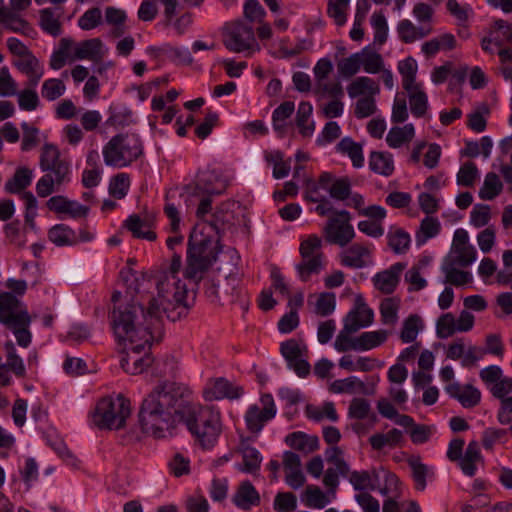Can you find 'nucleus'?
<instances>
[{"label": "nucleus", "mask_w": 512, "mask_h": 512, "mask_svg": "<svg viewBox=\"0 0 512 512\" xmlns=\"http://www.w3.org/2000/svg\"><path fill=\"white\" fill-rule=\"evenodd\" d=\"M123 298L121 292L115 291L111 300V327L119 343H123L125 355L121 358L122 369L131 375L143 373L153 363L149 354L151 343L161 337L162 331H156L148 323L139 319L137 307L116 306Z\"/></svg>", "instance_id": "obj_1"}, {"label": "nucleus", "mask_w": 512, "mask_h": 512, "mask_svg": "<svg viewBox=\"0 0 512 512\" xmlns=\"http://www.w3.org/2000/svg\"><path fill=\"white\" fill-rule=\"evenodd\" d=\"M192 391L182 383L164 381L143 399L139 421L145 433L165 438L182 421L191 401Z\"/></svg>", "instance_id": "obj_2"}, {"label": "nucleus", "mask_w": 512, "mask_h": 512, "mask_svg": "<svg viewBox=\"0 0 512 512\" xmlns=\"http://www.w3.org/2000/svg\"><path fill=\"white\" fill-rule=\"evenodd\" d=\"M157 296L137 294L125 301L122 298L116 306L137 307L139 319L152 325L156 331H162V317L165 315L172 322L185 318L190 305L187 302L186 283L177 275H158L156 278Z\"/></svg>", "instance_id": "obj_3"}, {"label": "nucleus", "mask_w": 512, "mask_h": 512, "mask_svg": "<svg viewBox=\"0 0 512 512\" xmlns=\"http://www.w3.org/2000/svg\"><path fill=\"white\" fill-rule=\"evenodd\" d=\"M183 419L190 433L203 449L212 448L222 431L220 413L211 406L190 401Z\"/></svg>", "instance_id": "obj_4"}, {"label": "nucleus", "mask_w": 512, "mask_h": 512, "mask_svg": "<svg viewBox=\"0 0 512 512\" xmlns=\"http://www.w3.org/2000/svg\"><path fill=\"white\" fill-rule=\"evenodd\" d=\"M40 168L46 172L36 184L39 197L45 198L70 181V164L61 158L59 149L53 144H45L40 156Z\"/></svg>", "instance_id": "obj_5"}, {"label": "nucleus", "mask_w": 512, "mask_h": 512, "mask_svg": "<svg viewBox=\"0 0 512 512\" xmlns=\"http://www.w3.org/2000/svg\"><path fill=\"white\" fill-rule=\"evenodd\" d=\"M102 154L107 166L124 168L142 156L143 144L136 134L120 133L104 145Z\"/></svg>", "instance_id": "obj_6"}, {"label": "nucleus", "mask_w": 512, "mask_h": 512, "mask_svg": "<svg viewBox=\"0 0 512 512\" xmlns=\"http://www.w3.org/2000/svg\"><path fill=\"white\" fill-rule=\"evenodd\" d=\"M214 242L206 236L191 235L188 241L185 277L199 281L216 260Z\"/></svg>", "instance_id": "obj_7"}, {"label": "nucleus", "mask_w": 512, "mask_h": 512, "mask_svg": "<svg viewBox=\"0 0 512 512\" xmlns=\"http://www.w3.org/2000/svg\"><path fill=\"white\" fill-rule=\"evenodd\" d=\"M131 414L130 401L123 395L104 397L98 401L92 421L99 429L119 430Z\"/></svg>", "instance_id": "obj_8"}, {"label": "nucleus", "mask_w": 512, "mask_h": 512, "mask_svg": "<svg viewBox=\"0 0 512 512\" xmlns=\"http://www.w3.org/2000/svg\"><path fill=\"white\" fill-rule=\"evenodd\" d=\"M301 260L295 269L302 282H308L312 276L319 275L325 267V256L322 252V240L317 235H310L300 243Z\"/></svg>", "instance_id": "obj_9"}, {"label": "nucleus", "mask_w": 512, "mask_h": 512, "mask_svg": "<svg viewBox=\"0 0 512 512\" xmlns=\"http://www.w3.org/2000/svg\"><path fill=\"white\" fill-rule=\"evenodd\" d=\"M223 44L231 52L242 53L256 45L252 26L242 21L227 23L223 32Z\"/></svg>", "instance_id": "obj_10"}, {"label": "nucleus", "mask_w": 512, "mask_h": 512, "mask_svg": "<svg viewBox=\"0 0 512 512\" xmlns=\"http://www.w3.org/2000/svg\"><path fill=\"white\" fill-rule=\"evenodd\" d=\"M32 318L25 304L12 292L0 293V323L7 326L30 325Z\"/></svg>", "instance_id": "obj_11"}, {"label": "nucleus", "mask_w": 512, "mask_h": 512, "mask_svg": "<svg viewBox=\"0 0 512 512\" xmlns=\"http://www.w3.org/2000/svg\"><path fill=\"white\" fill-rule=\"evenodd\" d=\"M350 219V213L346 210L335 212L324 229L327 241L341 247L346 246L355 236Z\"/></svg>", "instance_id": "obj_12"}, {"label": "nucleus", "mask_w": 512, "mask_h": 512, "mask_svg": "<svg viewBox=\"0 0 512 512\" xmlns=\"http://www.w3.org/2000/svg\"><path fill=\"white\" fill-rule=\"evenodd\" d=\"M280 352L299 377H306L310 373V364L303 359L308 349L303 341L289 339L280 345Z\"/></svg>", "instance_id": "obj_13"}, {"label": "nucleus", "mask_w": 512, "mask_h": 512, "mask_svg": "<svg viewBox=\"0 0 512 512\" xmlns=\"http://www.w3.org/2000/svg\"><path fill=\"white\" fill-rule=\"evenodd\" d=\"M261 403L263 405L262 408L252 405L248 408L245 415L247 429L252 433H259L265 423L276 415V406L271 394L262 395Z\"/></svg>", "instance_id": "obj_14"}, {"label": "nucleus", "mask_w": 512, "mask_h": 512, "mask_svg": "<svg viewBox=\"0 0 512 512\" xmlns=\"http://www.w3.org/2000/svg\"><path fill=\"white\" fill-rule=\"evenodd\" d=\"M446 358L461 361V365L465 368H470L485 355L484 349L475 345H465L463 338H457L451 342L445 352Z\"/></svg>", "instance_id": "obj_15"}, {"label": "nucleus", "mask_w": 512, "mask_h": 512, "mask_svg": "<svg viewBox=\"0 0 512 512\" xmlns=\"http://www.w3.org/2000/svg\"><path fill=\"white\" fill-rule=\"evenodd\" d=\"M48 238L57 246H74L92 240L93 235L86 230H81L77 235L69 226L57 224L49 229Z\"/></svg>", "instance_id": "obj_16"}, {"label": "nucleus", "mask_w": 512, "mask_h": 512, "mask_svg": "<svg viewBox=\"0 0 512 512\" xmlns=\"http://www.w3.org/2000/svg\"><path fill=\"white\" fill-rule=\"evenodd\" d=\"M243 394V389L234 386L224 378L210 380L203 390V396L207 401L220 400L223 398L237 399Z\"/></svg>", "instance_id": "obj_17"}, {"label": "nucleus", "mask_w": 512, "mask_h": 512, "mask_svg": "<svg viewBox=\"0 0 512 512\" xmlns=\"http://www.w3.org/2000/svg\"><path fill=\"white\" fill-rule=\"evenodd\" d=\"M73 56L71 60H90L92 62H100L105 56L103 42L99 38H92L73 44Z\"/></svg>", "instance_id": "obj_18"}, {"label": "nucleus", "mask_w": 512, "mask_h": 512, "mask_svg": "<svg viewBox=\"0 0 512 512\" xmlns=\"http://www.w3.org/2000/svg\"><path fill=\"white\" fill-rule=\"evenodd\" d=\"M340 262L343 266L360 269L371 263V249L359 243H355L340 254Z\"/></svg>", "instance_id": "obj_19"}, {"label": "nucleus", "mask_w": 512, "mask_h": 512, "mask_svg": "<svg viewBox=\"0 0 512 512\" xmlns=\"http://www.w3.org/2000/svg\"><path fill=\"white\" fill-rule=\"evenodd\" d=\"M446 392L464 408H473L481 401V392L471 384L461 385L453 382L446 386Z\"/></svg>", "instance_id": "obj_20"}, {"label": "nucleus", "mask_w": 512, "mask_h": 512, "mask_svg": "<svg viewBox=\"0 0 512 512\" xmlns=\"http://www.w3.org/2000/svg\"><path fill=\"white\" fill-rule=\"evenodd\" d=\"M238 279L235 276H229L226 278L227 286H230V292L225 290V294L219 293V287L213 281H207L205 283V295L212 303H234L240 299L241 291L237 288Z\"/></svg>", "instance_id": "obj_21"}, {"label": "nucleus", "mask_w": 512, "mask_h": 512, "mask_svg": "<svg viewBox=\"0 0 512 512\" xmlns=\"http://www.w3.org/2000/svg\"><path fill=\"white\" fill-rule=\"evenodd\" d=\"M283 467L286 483L293 489H298L305 483V476L301 470V460L298 454L286 451L283 454Z\"/></svg>", "instance_id": "obj_22"}, {"label": "nucleus", "mask_w": 512, "mask_h": 512, "mask_svg": "<svg viewBox=\"0 0 512 512\" xmlns=\"http://www.w3.org/2000/svg\"><path fill=\"white\" fill-rule=\"evenodd\" d=\"M343 322L357 327V331L373 322V311L366 305L361 295L356 297L354 308L347 313Z\"/></svg>", "instance_id": "obj_23"}, {"label": "nucleus", "mask_w": 512, "mask_h": 512, "mask_svg": "<svg viewBox=\"0 0 512 512\" xmlns=\"http://www.w3.org/2000/svg\"><path fill=\"white\" fill-rule=\"evenodd\" d=\"M403 269V264L396 263L389 269L377 273L373 278L375 287L384 294L393 293L397 287L399 276Z\"/></svg>", "instance_id": "obj_24"}, {"label": "nucleus", "mask_w": 512, "mask_h": 512, "mask_svg": "<svg viewBox=\"0 0 512 512\" xmlns=\"http://www.w3.org/2000/svg\"><path fill=\"white\" fill-rule=\"evenodd\" d=\"M228 186L227 180L215 172L205 173L193 187L197 194L220 195Z\"/></svg>", "instance_id": "obj_25"}, {"label": "nucleus", "mask_w": 512, "mask_h": 512, "mask_svg": "<svg viewBox=\"0 0 512 512\" xmlns=\"http://www.w3.org/2000/svg\"><path fill=\"white\" fill-rule=\"evenodd\" d=\"M14 65L20 72L27 76L28 85L31 87H36L44 74L43 66L33 53L27 57L16 60Z\"/></svg>", "instance_id": "obj_26"}, {"label": "nucleus", "mask_w": 512, "mask_h": 512, "mask_svg": "<svg viewBox=\"0 0 512 512\" xmlns=\"http://www.w3.org/2000/svg\"><path fill=\"white\" fill-rule=\"evenodd\" d=\"M285 443L292 449L306 455L319 448V439L317 436H311L301 431L288 434L285 438Z\"/></svg>", "instance_id": "obj_27"}, {"label": "nucleus", "mask_w": 512, "mask_h": 512, "mask_svg": "<svg viewBox=\"0 0 512 512\" xmlns=\"http://www.w3.org/2000/svg\"><path fill=\"white\" fill-rule=\"evenodd\" d=\"M347 93L352 99L367 95L376 96L380 93V87L374 79L360 76L347 86Z\"/></svg>", "instance_id": "obj_28"}, {"label": "nucleus", "mask_w": 512, "mask_h": 512, "mask_svg": "<svg viewBox=\"0 0 512 512\" xmlns=\"http://www.w3.org/2000/svg\"><path fill=\"white\" fill-rule=\"evenodd\" d=\"M233 502L237 507L248 510L252 506L259 504L260 497L251 482L244 481L239 485L233 496Z\"/></svg>", "instance_id": "obj_29"}, {"label": "nucleus", "mask_w": 512, "mask_h": 512, "mask_svg": "<svg viewBox=\"0 0 512 512\" xmlns=\"http://www.w3.org/2000/svg\"><path fill=\"white\" fill-rule=\"evenodd\" d=\"M209 224L218 235L230 229L234 224V215L229 209V204L222 203L217 207Z\"/></svg>", "instance_id": "obj_30"}, {"label": "nucleus", "mask_w": 512, "mask_h": 512, "mask_svg": "<svg viewBox=\"0 0 512 512\" xmlns=\"http://www.w3.org/2000/svg\"><path fill=\"white\" fill-rule=\"evenodd\" d=\"M336 149L341 154L347 155L352 164L356 168H360L364 164V156L361 144L355 142L350 137H344L337 144Z\"/></svg>", "instance_id": "obj_31"}, {"label": "nucleus", "mask_w": 512, "mask_h": 512, "mask_svg": "<svg viewBox=\"0 0 512 512\" xmlns=\"http://www.w3.org/2000/svg\"><path fill=\"white\" fill-rule=\"evenodd\" d=\"M369 167L373 172L388 177L394 171L393 156L387 152L373 151L369 157Z\"/></svg>", "instance_id": "obj_32"}, {"label": "nucleus", "mask_w": 512, "mask_h": 512, "mask_svg": "<svg viewBox=\"0 0 512 512\" xmlns=\"http://www.w3.org/2000/svg\"><path fill=\"white\" fill-rule=\"evenodd\" d=\"M479 445L476 441H471L465 451V454L459 460V465L463 473L467 476H474L476 473V463L481 461Z\"/></svg>", "instance_id": "obj_33"}, {"label": "nucleus", "mask_w": 512, "mask_h": 512, "mask_svg": "<svg viewBox=\"0 0 512 512\" xmlns=\"http://www.w3.org/2000/svg\"><path fill=\"white\" fill-rule=\"evenodd\" d=\"M403 439L402 432L393 428L387 433H376L369 438V443L374 450L380 451L384 447H395L400 444Z\"/></svg>", "instance_id": "obj_34"}, {"label": "nucleus", "mask_w": 512, "mask_h": 512, "mask_svg": "<svg viewBox=\"0 0 512 512\" xmlns=\"http://www.w3.org/2000/svg\"><path fill=\"white\" fill-rule=\"evenodd\" d=\"M415 135L414 126L406 124L403 127H393L386 136V142L391 148H399L410 142Z\"/></svg>", "instance_id": "obj_35"}, {"label": "nucleus", "mask_w": 512, "mask_h": 512, "mask_svg": "<svg viewBox=\"0 0 512 512\" xmlns=\"http://www.w3.org/2000/svg\"><path fill=\"white\" fill-rule=\"evenodd\" d=\"M0 23H2L8 30L15 33H22L26 36H31L34 32L30 24L21 17V14L14 13L13 11H7L3 14V17L0 19Z\"/></svg>", "instance_id": "obj_36"}, {"label": "nucleus", "mask_w": 512, "mask_h": 512, "mask_svg": "<svg viewBox=\"0 0 512 512\" xmlns=\"http://www.w3.org/2000/svg\"><path fill=\"white\" fill-rule=\"evenodd\" d=\"M408 93L411 113L415 117H423L428 109V97L421 85L406 90Z\"/></svg>", "instance_id": "obj_37"}, {"label": "nucleus", "mask_w": 512, "mask_h": 512, "mask_svg": "<svg viewBox=\"0 0 512 512\" xmlns=\"http://www.w3.org/2000/svg\"><path fill=\"white\" fill-rule=\"evenodd\" d=\"M330 391L333 393H355L360 392L363 394H371L366 390V386L363 381L359 380L355 376H351L345 379L335 380L330 385Z\"/></svg>", "instance_id": "obj_38"}, {"label": "nucleus", "mask_w": 512, "mask_h": 512, "mask_svg": "<svg viewBox=\"0 0 512 512\" xmlns=\"http://www.w3.org/2000/svg\"><path fill=\"white\" fill-rule=\"evenodd\" d=\"M387 338L388 332L386 330L363 332L356 337V348H358V351L370 350L383 344Z\"/></svg>", "instance_id": "obj_39"}, {"label": "nucleus", "mask_w": 512, "mask_h": 512, "mask_svg": "<svg viewBox=\"0 0 512 512\" xmlns=\"http://www.w3.org/2000/svg\"><path fill=\"white\" fill-rule=\"evenodd\" d=\"M124 226L136 238L154 241L157 237L156 233L149 229L148 224L136 214L129 216Z\"/></svg>", "instance_id": "obj_40"}, {"label": "nucleus", "mask_w": 512, "mask_h": 512, "mask_svg": "<svg viewBox=\"0 0 512 512\" xmlns=\"http://www.w3.org/2000/svg\"><path fill=\"white\" fill-rule=\"evenodd\" d=\"M397 32L404 43H412L417 39L426 37L430 29L418 28L410 20H402L398 23Z\"/></svg>", "instance_id": "obj_41"}, {"label": "nucleus", "mask_w": 512, "mask_h": 512, "mask_svg": "<svg viewBox=\"0 0 512 512\" xmlns=\"http://www.w3.org/2000/svg\"><path fill=\"white\" fill-rule=\"evenodd\" d=\"M417 63L412 57H408L398 63V71L402 76V86L405 90L421 85L416 82Z\"/></svg>", "instance_id": "obj_42"}, {"label": "nucleus", "mask_w": 512, "mask_h": 512, "mask_svg": "<svg viewBox=\"0 0 512 512\" xmlns=\"http://www.w3.org/2000/svg\"><path fill=\"white\" fill-rule=\"evenodd\" d=\"M441 224L435 217L426 216L420 223V227L416 232V242L418 245H423L430 238L439 234Z\"/></svg>", "instance_id": "obj_43"}, {"label": "nucleus", "mask_w": 512, "mask_h": 512, "mask_svg": "<svg viewBox=\"0 0 512 512\" xmlns=\"http://www.w3.org/2000/svg\"><path fill=\"white\" fill-rule=\"evenodd\" d=\"M378 473L374 470L372 473L368 471H353L350 474L349 480L355 490H376V481H378Z\"/></svg>", "instance_id": "obj_44"}, {"label": "nucleus", "mask_w": 512, "mask_h": 512, "mask_svg": "<svg viewBox=\"0 0 512 512\" xmlns=\"http://www.w3.org/2000/svg\"><path fill=\"white\" fill-rule=\"evenodd\" d=\"M32 175V170L29 168H18L13 177L6 182V190L9 193H20L31 184Z\"/></svg>", "instance_id": "obj_45"}, {"label": "nucleus", "mask_w": 512, "mask_h": 512, "mask_svg": "<svg viewBox=\"0 0 512 512\" xmlns=\"http://www.w3.org/2000/svg\"><path fill=\"white\" fill-rule=\"evenodd\" d=\"M357 332V327L352 324H344L342 330L338 333L335 342L334 348L338 352H347L349 350L358 351L356 338H352L351 334Z\"/></svg>", "instance_id": "obj_46"}, {"label": "nucleus", "mask_w": 512, "mask_h": 512, "mask_svg": "<svg viewBox=\"0 0 512 512\" xmlns=\"http://www.w3.org/2000/svg\"><path fill=\"white\" fill-rule=\"evenodd\" d=\"M105 21L112 26L111 35L115 38L125 34L126 14L123 10L107 7L105 10Z\"/></svg>", "instance_id": "obj_47"}, {"label": "nucleus", "mask_w": 512, "mask_h": 512, "mask_svg": "<svg viewBox=\"0 0 512 512\" xmlns=\"http://www.w3.org/2000/svg\"><path fill=\"white\" fill-rule=\"evenodd\" d=\"M360 63L364 71L369 74L379 73L384 67L382 56L370 50L368 47L362 49L360 52Z\"/></svg>", "instance_id": "obj_48"}, {"label": "nucleus", "mask_w": 512, "mask_h": 512, "mask_svg": "<svg viewBox=\"0 0 512 512\" xmlns=\"http://www.w3.org/2000/svg\"><path fill=\"white\" fill-rule=\"evenodd\" d=\"M503 189L499 176L494 172L486 174L483 186L479 190V197L483 200H493Z\"/></svg>", "instance_id": "obj_49"}, {"label": "nucleus", "mask_w": 512, "mask_h": 512, "mask_svg": "<svg viewBox=\"0 0 512 512\" xmlns=\"http://www.w3.org/2000/svg\"><path fill=\"white\" fill-rule=\"evenodd\" d=\"M408 465L412 470V477L415 482V487L419 491H423L426 488V478L433 475V472L423 464L419 458H410Z\"/></svg>", "instance_id": "obj_50"}, {"label": "nucleus", "mask_w": 512, "mask_h": 512, "mask_svg": "<svg viewBox=\"0 0 512 512\" xmlns=\"http://www.w3.org/2000/svg\"><path fill=\"white\" fill-rule=\"evenodd\" d=\"M302 501L307 507L316 509H322L329 503L325 493L319 487L313 485L306 487Z\"/></svg>", "instance_id": "obj_51"}, {"label": "nucleus", "mask_w": 512, "mask_h": 512, "mask_svg": "<svg viewBox=\"0 0 512 512\" xmlns=\"http://www.w3.org/2000/svg\"><path fill=\"white\" fill-rule=\"evenodd\" d=\"M312 113V105L308 102H301L298 107L297 111V117H296V123L300 130V133L304 137H309L312 135L314 131V123L310 122L308 123V120Z\"/></svg>", "instance_id": "obj_52"}, {"label": "nucleus", "mask_w": 512, "mask_h": 512, "mask_svg": "<svg viewBox=\"0 0 512 512\" xmlns=\"http://www.w3.org/2000/svg\"><path fill=\"white\" fill-rule=\"evenodd\" d=\"M74 41L69 38H62L60 40V47L57 51H55L50 59V67L54 70L61 69L66 60L70 56V51L72 50Z\"/></svg>", "instance_id": "obj_53"}, {"label": "nucleus", "mask_w": 512, "mask_h": 512, "mask_svg": "<svg viewBox=\"0 0 512 512\" xmlns=\"http://www.w3.org/2000/svg\"><path fill=\"white\" fill-rule=\"evenodd\" d=\"M40 26L41 28L52 36L61 34V23L54 11L51 8L40 10Z\"/></svg>", "instance_id": "obj_54"}, {"label": "nucleus", "mask_w": 512, "mask_h": 512, "mask_svg": "<svg viewBox=\"0 0 512 512\" xmlns=\"http://www.w3.org/2000/svg\"><path fill=\"white\" fill-rule=\"evenodd\" d=\"M422 328V320L418 315H410L403 323L400 339L403 343L413 342Z\"/></svg>", "instance_id": "obj_55"}, {"label": "nucleus", "mask_w": 512, "mask_h": 512, "mask_svg": "<svg viewBox=\"0 0 512 512\" xmlns=\"http://www.w3.org/2000/svg\"><path fill=\"white\" fill-rule=\"evenodd\" d=\"M130 188V177L127 173L116 174L109 183V193L116 199H123Z\"/></svg>", "instance_id": "obj_56"}, {"label": "nucleus", "mask_w": 512, "mask_h": 512, "mask_svg": "<svg viewBox=\"0 0 512 512\" xmlns=\"http://www.w3.org/2000/svg\"><path fill=\"white\" fill-rule=\"evenodd\" d=\"M336 307V297L334 293L322 292L318 295L314 306V313L321 317L332 314Z\"/></svg>", "instance_id": "obj_57"}, {"label": "nucleus", "mask_w": 512, "mask_h": 512, "mask_svg": "<svg viewBox=\"0 0 512 512\" xmlns=\"http://www.w3.org/2000/svg\"><path fill=\"white\" fill-rule=\"evenodd\" d=\"M326 460L328 463L333 464L341 476L346 477L349 474V465L343 458V451L338 446H332L325 451Z\"/></svg>", "instance_id": "obj_58"}, {"label": "nucleus", "mask_w": 512, "mask_h": 512, "mask_svg": "<svg viewBox=\"0 0 512 512\" xmlns=\"http://www.w3.org/2000/svg\"><path fill=\"white\" fill-rule=\"evenodd\" d=\"M66 90L64 82L57 78H50L44 81L42 85V97L48 101H54L61 97Z\"/></svg>", "instance_id": "obj_59"}, {"label": "nucleus", "mask_w": 512, "mask_h": 512, "mask_svg": "<svg viewBox=\"0 0 512 512\" xmlns=\"http://www.w3.org/2000/svg\"><path fill=\"white\" fill-rule=\"evenodd\" d=\"M458 329L456 327V319L452 313L441 315L436 323V333L441 339L453 336Z\"/></svg>", "instance_id": "obj_60"}, {"label": "nucleus", "mask_w": 512, "mask_h": 512, "mask_svg": "<svg viewBox=\"0 0 512 512\" xmlns=\"http://www.w3.org/2000/svg\"><path fill=\"white\" fill-rule=\"evenodd\" d=\"M350 0H329L328 2V15L333 18L338 26L345 24L347 20L346 11L349 6Z\"/></svg>", "instance_id": "obj_61"}, {"label": "nucleus", "mask_w": 512, "mask_h": 512, "mask_svg": "<svg viewBox=\"0 0 512 512\" xmlns=\"http://www.w3.org/2000/svg\"><path fill=\"white\" fill-rule=\"evenodd\" d=\"M361 68L359 52L342 59L337 64V69L340 75L345 78H350L356 75Z\"/></svg>", "instance_id": "obj_62"}, {"label": "nucleus", "mask_w": 512, "mask_h": 512, "mask_svg": "<svg viewBox=\"0 0 512 512\" xmlns=\"http://www.w3.org/2000/svg\"><path fill=\"white\" fill-rule=\"evenodd\" d=\"M7 357H6V368L13 372L17 377L25 376V366L23 360L17 355L15 347L12 343L6 344Z\"/></svg>", "instance_id": "obj_63"}, {"label": "nucleus", "mask_w": 512, "mask_h": 512, "mask_svg": "<svg viewBox=\"0 0 512 512\" xmlns=\"http://www.w3.org/2000/svg\"><path fill=\"white\" fill-rule=\"evenodd\" d=\"M399 301L396 298H385L380 304V313L384 324H395L398 316Z\"/></svg>", "instance_id": "obj_64"}]
</instances>
